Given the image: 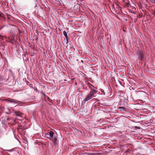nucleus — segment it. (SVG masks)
Listing matches in <instances>:
<instances>
[{
  "label": "nucleus",
  "instance_id": "9",
  "mask_svg": "<svg viewBox=\"0 0 155 155\" xmlns=\"http://www.w3.org/2000/svg\"><path fill=\"white\" fill-rule=\"evenodd\" d=\"M152 14L153 15H155V10H153L152 11Z\"/></svg>",
  "mask_w": 155,
  "mask_h": 155
},
{
  "label": "nucleus",
  "instance_id": "18",
  "mask_svg": "<svg viewBox=\"0 0 155 155\" xmlns=\"http://www.w3.org/2000/svg\"><path fill=\"white\" fill-rule=\"evenodd\" d=\"M47 136H47L49 137V136Z\"/></svg>",
  "mask_w": 155,
  "mask_h": 155
},
{
  "label": "nucleus",
  "instance_id": "2",
  "mask_svg": "<svg viewBox=\"0 0 155 155\" xmlns=\"http://www.w3.org/2000/svg\"><path fill=\"white\" fill-rule=\"evenodd\" d=\"M137 55L138 56L139 59L140 61L142 60L144 58V53L141 52L140 51H138Z\"/></svg>",
  "mask_w": 155,
  "mask_h": 155
},
{
  "label": "nucleus",
  "instance_id": "7",
  "mask_svg": "<svg viewBox=\"0 0 155 155\" xmlns=\"http://www.w3.org/2000/svg\"><path fill=\"white\" fill-rule=\"evenodd\" d=\"M63 33L64 35L65 36L66 39L67 40V39L68 38V36L66 32L64 31H63Z\"/></svg>",
  "mask_w": 155,
  "mask_h": 155
},
{
  "label": "nucleus",
  "instance_id": "17",
  "mask_svg": "<svg viewBox=\"0 0 155 155\" xmlns=\"http://www.w3.org/2000/svg\"><path fill=\"white\" fill-rule=\"evenodd\" d=\"M5 100L7 101V99H5Z\"/></svg>",
  "mask_w": 155,
  "mask_h": 155
},
{
  "label": "nucleus",
  "instance_id": "13",
  "mask_svg": "<svg viewBox=\"0 0 155 155\" xmlns=\"http://www.w3.org/2000/svg\"><path fill=\"white\" fill-rule=\"evenodd\" d=\"M135 128H136L138 129H140V127H137V126H135Z\"/></svg>",
  "mask_w": 155,
  "mask_h": 155
},
{
  "label": "nucleus",
  "instance_id": "20",
  "mask_svg": "<svg viewBox=\"0 0 155 155\" xmlns=\"http://www.w3.org/2000/svg\"><path fill=\"white\" fill-rule=\"evenodd\" d=\"M6 113H7V114H8V113L7 112H6Z\"/></svg>",
  "mask_w": 155,
  "mask_h": 155
},
{
  "label": "nucleus",
  "instance_id": "19",
  "mask_svg": "<svg viewBox=\"0 0 155 155\" xmlns=\"http://www.w3.org/2000/svg\"><path fill=\"white\" fill-rule=\"evenodd\" d=\"M1 16V15L0 14V16Z\"/></svg>",
  "mask_w": 155,
  "mask_h": 155
},
{
  "label": "nucleus",
  "instance_id": "6",
  "mask_svg": "<svg viewBox=\"0 0 155 155\" xmlns=\"http://www.w3.org/2000/svg\"><path fill=\"white\" fill-rule=\"evenodd\" d=\"M15 113L16 114V115L19 117L22 116V114L19 111H15Z\"/></svg>",
  "mask_w": 155,
  "mask_h": 155
},
{
  "label": "nucleus",
  "instance_id": "16",
  "mask_svg": "<svg viewBox=\"0 0 155 155\" xmlns=\"http://www.w3.org/2000/svg\"><path fill=\"white\" fill-rule=\"evenodd\" d=\"M123 31H125V30L124 29H123Z\"/></svg>",
  "mask_w": 155,
  "mask_h": 155
},
{
  "label": "nucleus",
  "instance_id": "4",
  "mask_svg": "<svg viewBox=\"0 0 155 155\" xmlns=\"http://www.w3.org/2000/svg\"><path fill=\"white\" fill-rule=\"evenodd\" d=\"M50 139L52 140L54 142V144L56 143L57 138L56 136H53V137L51 138Z\"/></svg>",
  "mask_w": 155,
  "mask_h": 155
},
{
  "label": "nucleus",
  "instance_id": "12",
  "mask_svg": "<svg viewBox=\"0 0 155 155\" xmlns=\"http://www.w3.org/2000/svg\"><path fill=\"white\" fill-rule=\"evenodd\" d=\"M152 2L153 3H154V4H155V0H152Z\"/></svg>",
  "mask_w": 155,
  "mask_h": 155
},
{
  "label": "nucleus",
  "instance_id": "5",
  "mask_svg": "<svg viewBox=\"0 0 155 155\" xmlns=\"http://www.w3.org/2000/svg\"><path fill=\"white\" fill-rule=\"evenodd\" d=\"M8 101L10 103L12 102V103H15L16 104H18V101L14 99H10V100H8Z\"/></svg>",
  "mask_w": 155,
  "mask_h": 155
},
{
  "label": "nucleus",
  "instance_id": "15",
  "mask_svg": "<svg viewBox=\"0 0 155 155\" xmlns=\"http://www.w3.org/2000/svg\"><path fill=\"white\" fill-rule=\"evenodd\" d=\"M66 40H67V43L68 41V38L67 39H67H66Z\"/></svg>",
  "mask_w": 155,
  "mask_h": 155
},
{
  "label": "nucleus",
  "instance_id": "8",
  "mask_svg": "<svg viewBox=\"0 0 155 155\" xmlns=\"http://www.w3.org/2000/svg\"><path fill=\"white\" fill-rule=\"evenodd\" d=\"M118 109L120 110V111H121L122 110H125L126 108L124 107H119Z\"/></svg>",
  "mask_w": 155,
  "mask_h": 155
},
{
  "label": "nucleus",
  "instance_id": "14",
  "mask_svg": "<svg viewBox=\"0 0 155 155\" xmlns=\"http://www.w3.org/2000/svg\"><path fill=\"white\" fill-rule=\"evenodd\" d=\"M4 26H3L2 27H1L0 26V30H1L2 28L4 27Z\"/></svg>",
  "mask_w": 155,
  "mask_h": 155
},
{
  "label": "nucleus",
  "instance_id": "1",
  "mask_svg": "<svg viewBox=\"0 0 155 155\" xmlns=\"http://www.w3.org/2000/svg\"><path fill=\"white\" fill-rule=\"evenodd\" d=\"M97 91L94 89L91 90L89 94L87 95L86 97L84 99V101H88L93 97H95V95L96 94Z\"/></svg>",
  "mask_w": 155,
  "mask_h": 155
},
{
  "label": "nucleus",
  "instance_id": "11",
  "mask_svg": "<svg viewBox=\"0 0 155 155\" xmlns=\"http://www.w3.org/2000/svg\"><path fill=\"white\" fill-rule=\"evenodd\" d=\"M33 39H35L36 40H37L38 39V37L37 36H35V38Z\"/></svg>",
  "mask_w": 155,
  "mask_h": 155
},
{
  "label": "nucleus",
  "instance_id": "10",
  "mask_svg": "<svg viewBox=\"0 0 155 155\" xmlns=\"http://www.w3.org/2000/svg\"><path fill=\"white\" fill-rule=\"evenodd\" d=\"M76 131L77 132V133L79 135L80 133H81V132L78 130H77Z\"/></svg>",
  "mask_w": 155,
  "mask_h": 155
},
{
  "label": "nucleus",
  "instance_id": "3",
  "mask_svg": "<svg viewBox=\"0 0 155 155\" xmlns=\"http://www.w3.org/2000/svg\"><path fill=\"white\" fill-rule=\"evenodd\" d=\"M54 134V133L52 131H50L48 133H47L45 134L46 136H49V137L47 136V138L49 139L53 137Z\"/></svg>",
  "mask_w": 155,
  "mask_h": 155
}]
</instances>
